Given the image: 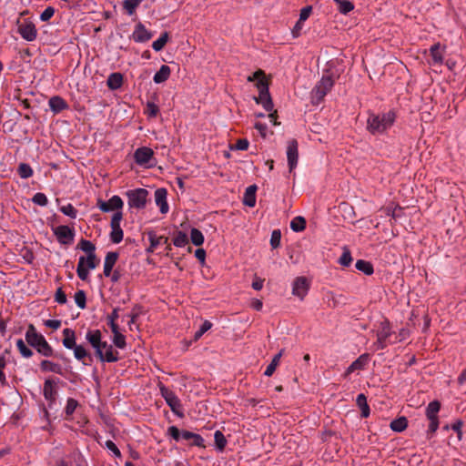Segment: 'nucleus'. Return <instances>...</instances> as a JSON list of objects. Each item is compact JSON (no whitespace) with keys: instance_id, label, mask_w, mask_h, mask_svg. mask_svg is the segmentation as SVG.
<instances>
[{"instance_id":"31","label":"nucleus","mask_w":466,"mask_h":466,"mask_svg":"<svg viewBox=\"0 0 466 466\" xmlns=\"http://www.w3.org/2000/svg\"><path fill=\"white\" fill-rule=\"evenodd\" d=\"M40 367L44 371H49L57 374H60L62 370L59 364L52 362L47 360H42L40 363Z\"/></svg>"},{"instance_id":"25","label":"nucleus","mask_w":466,"mask_h":466,"mask_svg":"<svg viewBox=\"0 0 466 466\" xmlns=\"http://www.w3.org/2000/svg\"><path fill=\"white\" fill-rule=\"evenodd\" d=\"M256 191L257 186L251 185L246 188L243 203L250 208H253L256 205Z\"/></svg>"},{"instance_id":"23","label":"nucleus","mask_w":466,"mask_h":466,"mask_svg":"<svg viewBox=\"0 0 466 466\" xmlns=\"http://www.w3.org/2000/svg\"><path fill=\"white\" fill-rule=\"evenodd\" d=\"M181 438L186 441H190L191 444L197 447H205V441L204 439L197 433L188 431H181Z\"/></svg>"},{"instance_id":"62","label":"nucleus","mask_w":466,"mask_h":466,"mask_svg":"<svg viewBox=\"0 0 466 466\" xmlns=\"http://www.w3.org/2000/svg\"><path fill=\"white\" fill-rule=\"evenodd\" d=\"M148 238L150 241V248L148 250L151 251L159 245V238L154 234H149Z\"/></svg>"},{"instance_id":"54","label":"nucleus","mask_w":466,"mask_h":466,"mask_svg":"<svg viewBox=\"0 0 466 466\" xmlns=\"http://www.w3.org/2000/svg\"><path fill=\"white\" fill-rule=\"evenodd\" d=\"M138 311L137 309H133L132 312L130 314H127V317L129 319L127 325L130 330L133 329V326L136 324L137 319L138 318Z\"/></svg>"},{"instance_id":"16","label":"nucleus","mask_w":466,"mask_h":466,"mask_svg":"<svg viewBox=\"0 0 466 466\" xmlns=\"http://www.w3.org/2000/svg\"><path fill=\"white\" fill-rule=\"evenodd\" d=\"M17 32L23 39L28 42L35 40L37 36V30L35 25L31 21H24L23 23L19 24Z\"/></svg>"},{"instance_id":"7","label":"nucleus","mask_w":466,"mask_h":466,"mask_svg":"<svg viewBox=\"0 0 466 466\" xmlns=\"http://www.w3.org/2000/svg\"><path fill=\"white\" fill-rule=\"evenodd\" d=\"M374 332L377 338V340L373 344L375 350H383L389 344L394 343V340L390 339L393 333L391 331L390 323L388 320L380 322Z\"/></svg>"},{"instance_id":"10","label":"nucleus","mask_w":466,"mask_h":466,"mask_svg":"<svg viewBox=\"0 0 466 466\" xmlns=\"http://www.w3.org/2000/svg\"><path fill=\"white\" fill-rule=\"evenodd\" d=\"M334 80L330 76H323L320 81L311 91V100L313 104H319L328 92L332 88Z\"/></svg>"},{"instance_id":"8","label":"nucleus","mask_w":466,"mask_h":466,"mask_svg":"<svg viewBox=\"0 0 466 466\" xmlns=\"http://www.w3.org/2000/svg\"><path fill=\"white\" fill-rule=\"evenodd\" d=\"M134 160L136 164L144 168H151L156 166L157 160L152 148L148 147H140L134 152Z\"/></svg>"},{"instance_id":"64","label":"nucleus","mask_w":466,"mask_h":466,"mask_svg":"<svg viewBox=\"0 0 466 466\" xmlns=\"http://www.w3.org/2000/svg\"><path fill=\"white\" fill-rule=\"evenodd\" d=\"M409 335V331L405 329H401L398 335H396V339H394V343L398 341L404 340Z\"/></svg>"},{"instance_id":"24","label":"nucleus","mask_w":466,"mask_h":466,"mask_svg":"<svg viewBox=\"0 0 466 466\" xmlns=\"http://www.w3.org/2000/svg\"><path fill=\"white\" fill-rule=\"evenodd\" d=\"M106 85L111 90L119 89L123 85V75L118 72L111 73L107 77Z\"/></svg>"},{"instance_id":"38","label":"nucleus","mask_w":466,"mask_h":466,"mask_svg":"<svg viewBox=\"0 0 466 466\" xmlns=\"http://www.w3.org/2000/svg\"><path fill=\"white\" fill-rule=\"evenodd\" d=\"M338 5L339 11L343 14L347 15L350 11L354 9V5L348 1V0H333Z\"/></svg>"},{"instance_id":"59","label":"nucleus","mask_w":466,"mask_h":466,"mask_svg":"<svg viewBox=\"0 0 466 466\" xmlns=\"http://www.w3.org/2000/svg\"><path fill=\"white\" fill-rule=\"evenodd\" d=\"M430 420L428 434H433L439 428V419H428Z\"/></svg>"},{"instance_id":"56","label":"nucleus","mask_w":466,"mask_h":466,"mask_svg":"<svg viewBox=\"0 0 466 466\" xmlns=\"http://www.w3.org/2000/svg\"><path fill=\"white\" fill-rule=\"evenodd\" d=\"M147 113L148 116L155 117L158 113V106L151 102L147 105Z\"/></svg>"},{"instance_id":"5","label":"nucleus","mask_w":466,"mask_h":466,"mask_svg":"<svg viewBox=\"0 0 466 466\" xmlns=\"http://www.w3.org/2000/svg\"><path fill=\"white\" fill-rule=\"evenodd\" d=\"M25 339L32 347H34L40 354L50 357L53 350L42 334H39L33 325H29L25 332Z\"/></svg>"},{"instance_id":"12","label":"nucleus","mask_w":466,"mask_h":466,"mask_svg":"<svg viewBox=\"0 0 466 466\" xmlns=\"http://www.w3.org/2000/svg\"><path fill=\"white\" fill-rule=\"evenodd\" d=\"M123 218V215L121 211L115 212L112 216L110 227V239L113 243L118 244L123 240L124 232L121 228V220Z\"/></svg>"},{"instance_id":"40","label":"nucleus","mask_w":466,"mask_h":466,"mask_svg":"<svg viewBox=\"0 0 466 466\" xmlns=\"http://www.w3.org/2000/svg\"><path fill=\"white\" fill-rule=\"evenodd\" d=\"M214 440L217 450L222 451L227 445V440L224 434L220 431H216L214 433Z\"/></svg>"},{"instance_id":"19","label":"nucleus","mask_w":466,"mask_h":466,"mask_svg":"<svg viewBox=\"0 0 466 466\" xmlns=\"http://www.w3.org/2000/svg\"><path fill=\"white\" fill-rule=\"evenodd\" d=\"M153 34L142 23H138L132 33V39L136 43H145L151 39Z\"/></svg>"},{"instance_id":"42","label":"nucleus","mask_w":466,"mask_h":466,"mask_svg":"<svg viewBox=\"0 0 466 466\" xmlns=\"http://www.w3.org/2000/svg\"><path fill=\"white\" fill-rule=\"evenodd\" d=\"M173 243L177 248L185 247L188 243L187 235L182 231L177 232L173 238Z\"/></svg>"},{"instance_id":"53","label":"nucleus","mask_w":466,"mask_h":466,"mask_svg":"<svg viewBox=\"0 0 466 466\" xmlns=\"http://www.w3.org/2000/svg\"><path fill=\"white\" fill-rule=\"evenodd\" d=\"M77 407V401L72 398H69L66 401L65 411L67 415H71L75 412Z\"/></svg>"},{"instance_id":"20","label":"nucleus","mask_w":466,"mask_h":466,"mask_svg":"<svg viewBox=\"0 0 466 466\" xmlns=\"http://www.w3.org/2000/svg\"><path fill=\"white\" fill-rule=\"evenodd\" d=\"M167 197V191L164 187L157 188L155 191L156 205L159 208V210L162 214H167L169 210Z\"/></svg>"},{"instance_id":"47","label":"nucleus","mask_w":466,"mask_h":466,"mask_svg":"<svg viewBox=\"0 0 466 466\" xmlns=\"http://www.w3.org/2000/svg\"><path fill=\"white\" fill-rule=\"evenodd\" d=\"M74 299H75V302L78 308H80L82 309L86 308V293L84 290L76 291L75 293Z\"/></svg>"},{"instance_id":"2","label":"nucleus","mask_w":466,"mask_h":466,"mask_svg":"<svg viewBox=\"0 0 466 466\" xmlns=\"http://www.w3.org/2000/svg\"><path fill=\"white\" fill-rule=\"evenodd\" d=\"M395 120L396 114L391 110L381 114H370L367 129L372 135H382L393 126Z\"/></svg>"},{"instance_id":"36","label":"nucleus","mask_w":466,"mask_h":466,"mask_svg":"<svg viewBox=\"0 0 466 466\" xmlns=\"http://www.w3.org/2000/svg\"><path fill=\"white\" fill-rule=\"evenodd\" d=\"M167 32H164L161 35L152 43V48L156 52L161 51L168 41Z\"/></svg>"},{"instance_id":"32","label":"nucleus","mask_w":466,"mask_h":466,"mask_svg":"<svg viewBox=\"0 0 466 466\" xmlns=\"http://www.w3.org/2000/svg\"><path fill=\"white\" fill-rule=\"evenodd\" d=\"M357 404L359 405V407L360 409L361 416L364 418L369 417L370 407L367 403V398L364 394L361 393L357 396Z\"/></svg>"},{"instance_id":"48","label":"nucleus","mask_w":466,"mask_h":466,"mask_svg":"<svg viewBox=\"0 0 466 466\" xmlns=\"http://www.w3.org/2000/svg\"><path fill=\"white\" fill-rule=\"evenodd\" d=\"M33 203L35 205L46 207L48 203L47 197L44 193H35L32 198Z\"/></svg>"},{"instance_id":"43","label":"nucleus","mask_w":466,"mask_h":466,"mask_svg":"<svg viewBox=\"0 0 466 466\" xmlns=\"http://www.w3.org/2000/svg\"><path fill=\"white\" fill-rule=\"evenodd\" d=\"M17 172L21 178H29L33 176V169L32 167L25 163H21L18 166Z\"/></svg>"},{"instance_id":"49","label":"nucleus","mask_w":466,"mask_h":466,"mask_svg":"<svg viewBox=\"0 0 466 466\" xmlns=\"http://www.w3.org/2000/svg\"><path fill=\"white\" fill-rule=\"evenodd\" d=\"M118 310V308H115L106 318L107 324L110 327V329H113V327H118V325L116 322V319L119 318Z\"/></svg>"},{"instance_id":"34","label":"nucleus","mask_w":466,"mask_h":466,"mask_svg":"<svg viewBox=\"0 0 466 466\" xmlns=\"http://www.w3.org/2000/svg\"><path fill=\"white\" fill-rule=\"evenodd\" d=\"M306 228V220L303 217H295L290 222V228L295 232H301Z\"/></svg>"},{"instance_id":"13","label":"nucleus","mask_w":466,"mask_h":466,"mask_svg":"<svg viewBox=\"0 0 466 466\" xmlns=\"http://www.w3.org/2000/svg\"><path fill=\"white\" fill-rule=\"evenodd\" d=\"M309 281L305 277H298L292 283V294L303 300L309 289Z\"/></svg>"},{"instance_id":"57","label":"nucleus","mask_w":466,"mask_h":466,"mask_svg":"<svg viewBox=\"0 0 466 466\" xmlns=\"http://www.w3.org/2000/svg\"><path fill=\"white\" fill-rule=\"evenodd\" d=\"M55 300L58 303V304H65L66 303V295L65 294V292L62 290V289H58L56 292V295H55Z\"/></svg>"},{"instance_id":"51","label":"nucleus","mask_w":466,"mask_h":466,"mask_svg":"<svg viewBox=\"0 0 466 466\" xmlns=\"http://www.w3.org/2000/svg\"><path fill=\"white\" fill-rule=\"evenodd\" d=\"M281 233L279 230H274L270 238V245L273 248H277L280 245Z\"/></svg>"},{"instance_id":"55","label":"nucleus","mask_w":466,"mask_h":466,"mask_svg":"<svg viewBox=\"0 0 466 466\" xmlns=\"http://www.w3.org/2000/svg\"><path fill=\"white\" fill-rule=\"evenodd\" d=\"M106 447L116 457H121V452L116 445L110 440L106 441Z\"/></svg>"},{"instance_id":"6","label":"nucleus","mask_w":466,"mask_h":466,"mask_svg":"<svg viewBox=\"0 0 466 466\" xmlns=\"http://www.w3.org/2000/svg\"><path fill=\"white\" fill-rule=\"evenodd\" d=\"M63 346L67 350H72L74 351V357L85 363V359L87 357V351L82 345H77L76 340V332L69 329H63Z\"/></svg>"},{"instance_id":"17","label":"nucleus","mask_w":466,"mask_h":466,"mask_svg":"<svg viewBox=\"0 0 466 466\" xmlns=\"http://www.w3.org/2000/svg\"><path fill=\"white\" fill-rule=\"evenodd\" d=\"M123 206L124 202L122 198L116 195L110 198L108 201L98 200L97 202L98 208L103 212H109L113 210H116V212L121 211Z\"/></svg>"},{"instance_id":"29","label":"nucleus","mask_w":466,"mask_h":466,"mask_svg":"<svg viewBox=\"0 0 466 466\" xmlns=\"http://www.w3.org/2000/svg\"><path fill=\"white\" fill-rule=\"evenodd\" d=\"M44 396L47 400H55L56 397V386L52 380H46L44 384Z\"/></svg>"},{"instance_id":"21","label":"nucleus","mask_w":466,"mask_h":466,"mask_svg":"<svg viewBox=\"0 0 466 466\" xmlns=\"http://www.w3.org/2000/svg\"><path fill=\"white\" fill-rule=\"evenodd\" d=\"M370 361V355L367 353L361 354L356 360H354L347 369L346 375H349L356 370H364Z\"/></svg>"},{"instance_id":"35","label":"nucleus","mask_w":466,"mask_h":466,"mask_svg":"<svg viewBox=\"0 0 466 466\" xmlns=\"http://www.w3.org/2000/svg\"><path fill=\"white\" fill-rule=\"evenodd\" d=\"M407 426H408V422H407L406 418H404V417H400L399 419L393 420L390 422V429L396 432L403 431L407 428Z\"/></svg>"},{"instance_id":"58","label":"nucleus","mask_w":466,"mask_h":466,"mask_svg":"<svg viewBox=\"0 0 466 466\" xmlns=\"http://www.w3.org/2000/svg\"><path fill=\"white\" fill-rule=\"evenodd\" d=\"M248 145H249V142L248 141V139H245V138L238 139L232 148L237 149V150H247L248 147Z\"/></svg>"},{"instance_id":"9","label":"nucleus","mask_w":466,"mask_h":466,"mask_svg":"<svg viewBox=\"0 0 466 466\" xmlns=\"http://www.w3.org/2000/svg\"><path fill=\"white\" fill-rule=\"evenodd\" d=\"M148 191L146 188H136L127 190L126 196L130 208L143 209L147 206Z\"/></svg>"},{"instance_id":"33","label":"nucleus","mask_w":466,"mask_h":466,"mask_svg":"<svg viewBox=\"0 0 466 466\" xmlns=\"http://www.w3.org/2000/svg\"><path fill=\"white\" fill-rule=\"evenodd\" d=\"M283 350H280L277 355L274 356L271 362L267 366L264 375L267 377H270L274 371L276 370L277 366L279 363L280 358L282 356Z\"/></svg>"},{"instance_id":"30","label":"nucleus","mask_w":466,"mask_h":466,"mask_svg":"<svg viewBox=\"0 0 466 466\" xmlns=\"http://www.w3.org/2000/svg\"><path fill=\"white\" fill-rule=\"evenodd\" d=\"M441 409V403L438 400L430 402L426 408L427 419H438V413Z\"/></svg>"},{"instance_id":"3","label":"nucleus","mask_w":466,"mask_h":466,"mask_svg":"<svg viewBox=\"0 0 466 466\" xmlns=\"http://www.w3.org/2000/svg\"><path fill=\"white\" fill-rule=\"evenodd\" d=\"M248 82L256 81V86L258 90V97L257 102L260 103L267 111H271L273 108V103L268 92V83L266 79L264 71L258 70L254 74L248 76Z\"/></svg>"},{"instance_id":"27","label":"nucleus","mask_w":466,"mask_h":466,"mask_svg":"<svg viewBox=\"0 0 466 466\" xmlns=\"http://www.w3.org/2000/svg\"><path fill=\"white\" fill-rule=\"evenodd\" d=\"M111 331L113 333L112 342L114 345L120 350L125 349L127 346L126 337L120 332L119 327H113Z\"/></svg>"},{"instance_id":"39","label":"nucleus","mask_w":466,"mask_h":466,"mask_svg":"<svg viewBox=\"0 0 466 466\" xmlns=\"http://www.w3.org/2000/svg\"><path fill=\"white\" fill-rule=\"evenodd\" d=\"M204 239V235L199 229L193 228L190 230V240L195 246L202 245Z\"/></svg>"},{"instance_id":"22","label":"nucleus","mask_w":466,"mask_h":466,"mask_svg":"<svg viewBox=\"0 0 466 466\" xmlns=\"http://www.w3.org/2000/svg\"><path fill=\"white\" fill-rule=\"evenodd\" d=\"M118 258L116 252H108L104 261V275L109 277L112 273V269Z\"/></svg>"},{"instance_id":"4","label":"nucleus","mask_w":466,"mask_h":466,"mask_svg":"<svg viewBox=\"0 0 466 466\" xmlns=\"http://www.w3.org/2000/svg\"><path fill=\"white\" fill-rule=\"evenodd\" d=\"M79 248H81V250L86 252L87 256H81L79 258L76 268V273L80 279L86 280L87 279V272L84 268L85 263L87 262L88 268L96 267V256L95 254L96 247L91 241L86 239H81V241L79 242Z\"/></svg>"},{"instance_id":"50","label":"nucleus","mask_w":466,"mask_h":466,"mask_svg":"<svg viewBox=\"0 0 466 466\" xmlns=\"http://www.w3.org/2000/svg\"><path fill=\"white\" fill-rule=\"evenodd\" d=\"M212 327V323L208 320H205L200 326L199 329L195 333V339H200L204 333L209 330Z\"/></svg>"},{"instance_id":"11","label":"nucleus","mask_w":466,"mask_h":466,"mask_svg":"<svg viewBox=\"0 0 466 466\" xmlns=\"http://www.w3.org/2000/svg\"><path fill=\"white\" fill-rule=\"evenodd\" d=\"M160 392L161 396L165 399L172 412L180 418L183 417L184 414L181 410L180 400L177 397V395L166 387H161Z\"/></svg>"},{"instance_id":"60","label":"nucleus","mask_w":466,"mask_h":466,"mask_svg":"<svg viewBox=\"0 0 466 466\" xmlns=\"http://www.w3.org/2000/svg\"><path fill=\"white\" fill-rule=\"evenodd\" d=\"M168 433L177 441H179L180 439H182L181 431H179V430L176 426L169 427Z\"/></svg>"},{"instance_id":"15","label":"nucleus","mask_w":466,"mask_h":466,"mask_svg":"<svg viewBox=\"0 0 466 466\" xmlns=\"http://www.w3.org/2000/svg\"><path fill=\"white\" fill-rule=\"evenodd\" d=\"M53 232L61 244L67 245L74 240V229L70 228L68 226L62 225L53 228Z\"/></svg>"},{"instance_id":"41","label":"nucleus","mask_w":466,"mask_h":466,"mask_svg":"<svg viewBox=\"0 0 466 466\" xmlns=\"http://www.w3.org/2000/svg\"><path fill=\"white\" fill-rule=\"evenodd\" d=\"M141 3V0H124L123 7L127 11L128 15H132L135 14L136 9Z\"/></svg>"},{"instance_id":"46","label":"nucleus","mask_w":466,"mask_h":466,"mask_svg":"<svg viewBox=\"0 0 466 466\" xmlns=\"http://www.w3.org/2000/svg\"><path fill=\"white\" fill-rule=\"evenodd\" d=\"M352 262V257L350 251L348 248H344L343 252L339 258V263L343 267H349Z\"/></svg>"},{"instance_id":"1","label":"nucleus","mask_w":466,"mask_h":466,"mask_svg":"<svg viewBox=\"0 0 466 466\" xmlns=\"http://www.w3.org/2000/svg\"><path fill=\"white\" fill-rule=\"evenodd\" d=\"M86 339L93 347L96 357L101 361L116 362L118 360V351L115 350L107 341L102 340V333L99 329L87 330Z\"/></svg>"},{"instance_id":"28","label":"nucleus","mask_w":466,"mask_h":466,"mask_svg":"<svg viewBox=\"0 0 466 466\" xmlns=\"http://www.w3.org/2000/svg\"><path fill=\"white\" fill-rule=\"evenodd\" d=\"M170 73V67L167 65H162L159 70L155 74L153 80L156 84H161L168 79Z\"/></svg>"},{"instance_id":"18","label":"nucleus","mask_w":466,"mask_h":466,"mask_svg":"<svg viewBox=\"0 0 466 466\" xmlns=\"http://www.w3.org/2000/svg\"><path fill=\"white\" fill-rule=\"evenodd\" d=\"M287 158L289 171L297 167L299 160L298 142L294 139L289 140L287 146Z\"/></svg>"},{"instance_id":"45","label":"nucleus","mask_w":466,"mask_h":466,"mask_svg":"<svg viewBox=\"0 0 466 466\" xmlns=\"http://www.w3.org/2000/svg\"><path fill=\"white\" fill-rule=\"evenodd\" d=\"M59 210L65 215L71 218L77 217L78 211L75 208L72 204H67L59 208Z\"/></svg>"},{"instance_id":"61","label":"nucleus","mask_w":466,"mask_h":466,"mask_svg":"<svg viewBox=\"0 0 466 466\" xmlns=\"http://www.w3.org/2000/svg\"><path fill=\"white\" fill-rule=\"evenodd\" d=\"M45 325L52 329H57L61 326V320L59 319H47L45 321Z\"/></svg>"},{"instance_id":"63","label":"nucleus","mask_w":466,"mask_h":466,"mask_svg":"<svg viewBox=\"0 0 466 466\" xmlns=\"http://www.w3.org/2000/svg\"><path fill=\"white\" fill-rule=\"evenodd\" d=\"M327 299H328L329 306H330V307H336L337 306L338 300H337V298H336L334 293L328 292L327 293Z\"/></svg>"},{"instance_id":"14","label":"nucleus","mask_w":466,"mask_h":466,"mask_svg":"<svg viewBox=\"0 0 466 466\" xmlns=\"http://www.w3.org/2000/svg\"><path fill=\"white\" fill-rule=\"evenodd\" d=\"M445 46L440 43L432 45L429 49L430 59L428 64L431 66H441L444 60Z\"/></svg>"},{"instance_id":"44","label":"nucleus","mask_w":466,"mask_h":466,"mask_svg":"<svg viewBox=\"0 0 466 466\" xmlns=\"http://www.w3.org/2000/svg\"><path fill=\"white\" fill-rule=\"evenodd\" d=\"M16 347L24 358H30L33 355V351L25 345L22 339L16 340Z\"/></svg>"},{"instance_id":"37","label":"nucleus","mask_w":466,"mask_h":466,"mask_svg":"<svg viewBox=\"0 0 466 466\" xmlns=\"http://www.w3.org/2000/svg\"><path fill=\"white\" fill-rule=\"evenodd\" d=\"M355 267L358 270L363 272L366 275H371L374 271L372 265L370 262L362 259L357 260Z\"/></svg>"},{"instance_id":"26","label":"nucleus","mask_w":466,"mask_h":466,"mask_svg":"<svg viewBox=\"0 0 466 466\" xmlns=\"http://www.w3.org/2000/svg\"><path fill=\"white\" fill-rule=\"evenodd\" d=\"M48 105L54 113H59L67 107L66 102L60 96H53L49 99Z\"/></svg>"},{"instance_id":"52","label":"nucleus","mask_w":466,"mask_h":466,"mask_svg":"<svg viewBox=\"0 0 466 466\" xmlns=\"http://www.w3.org/2000/svg\"><path fill=\"white\" fill-rule=\"evenodd\" d=\"M55 8L52 6H47L40 15V20L43 22H46L53 17L55 15Z\"/></svg>"}]
</instances>
